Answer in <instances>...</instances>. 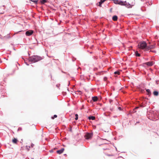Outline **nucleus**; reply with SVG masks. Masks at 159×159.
<instances>
[{
  "mask_svg": "<svg viewBox=\"0 0 159 159\" xmlns=\"http://www.w3.org/2000/svg\"><path fill=\"white\" fill-rule=\"evenodd\" d=\"M119 1L118 0H116L114 1L115 3L116 4H119Z\"/></svg>",
  "mask_w": 159,
  "mask_h": 159,
  "instance_id": "22",
  "label": "nucleus"
},
{
  "mask_svg": "<svg viewBox=\"0 0 159 159\" xmlns=\"http://www.w3.org/2000/svg\"><path fill=\"white\" fill-rule=\"evenodd\" d=\"M118 109L120 110H121V108L120 107H118Z\"/></svg>",
  "mask_w": 159,
  "mask_h": 159,
  "instance_id": "26",
  "label": "nucleus"
},
{
  "mask_svg": "<svg viewBox=\"0 0 159 159\" xmlns=\"http://www.w3.org/2000/svg\"><path fill=\"white\" fill-rule=\"evenodd\" d=\"M138 46L139 48L142 49H144L146 51V48L147 46L145 42L143 41L140 42L138 44Z\"/></svg>",
  "mask_w": 159,
  "mask_h": 159,
  "instance_id": "2",
  "label": "nucleus"
},
{
  "mask_svg": "<svg viewBox=\"0 0 159 159\" xmlns=\"http://www.w3.org/2000/svg\"><path fill=\"white\" fill-rule=\"evenodd\" d=\"M78 92H81V91H78Z\"/></svg>",
  "mask_w": 159,
  "mask_h": 159,
  "instance_id": "28",
  "label": "nucleus"
},
{
  "mask_svg": "<svg viewBox=\"0 0 159 159\" xmlns=\"http://www.w3.org/2000/svg\"><path fill=\"white\" fill-rule=\"evenodd\" d=\"M92 99L94 102H96L98 99V98L97 96L93 97H92Z\"/></svg>",
  "mask_w": 159,
  "mask_h": 159,
  "instance_id": "10",
  "label": "nucleus"
},
{
  "mask_svg": "<svg viewBox=\"0 0 159 159\" xmlns=\"http://www.w3.org/2000/svg\"><path fill=\"white\" fill-rule=\"evenodd\" d=\"M75 120H77L78 119V116L77 114H76L75 115Z\"/></svg>",
  "mask_w": 159,
  "mask_h": 159,
  "instance_id": "20",
  "label": "nucleus"
},
{
  "mask_svg": "<svg viewBox=\"0 0 159 159\" xmlns=\"http://www.w3.org/2000/svg\"><path fill=\"white\" fill-rule=\"evenodd\" d=\"M154 95L157 96L158 95V92L157 91H155L153 93Z\"/></svg>",
  "mask_w": 159,
  "mask_h": 159,
  "instance_id": "14",
  "label": "nucleus"
},
{
  "mask_svg": "<svg viewBox=\"0 0 159 159\" xmlns=\"http://www.w3.org/2000/svg\"><path fill=\"white\" fill-rule=\"evenodd\" d=\"M12 141L13 143L16 144L18 142V140L17 139L14 138L13 139Z\"/></svg>",
  "mask_w": 159,
  "mask_h": 159,
  "instance_id": "8",
  "label": "nucleus"
},
{
  "mask_svg": "<svg viewBox=\"0 0 159 159\" xmlns=\"http://www.w3.org/2000/svg\"><path fill=\"white\" fill-rule=\"evenodd\" d=\"M64 150V148H62L61 149L57 151V152L58 154L62 153Z\"/></svg>",
  "mask_w": 159,
  "mask_h": 159,
  "instance_id": "6",
  "label": "nucleus"
},
{
  "mask_svg": "<svg viewBox=\"0 0 159 159\" xmlns=\"http://www.w3.org/2000/svg\"><path fill=\"white\" fill-rule=\"evenodd\" d=\"M57 117V116L56 115H54L52 117V119H54V118H56Z\"/></svg>",
  "mask_w": 159,
  "mask_h": 159,
  "instance_id": "21",
  "label": "nucleus"
},
{
  "mask_svg": "<svg viewBox=\"0 0 159 159\" xmlns=\"http://www.w3.org/2000/svg\"><path fill=\"white\" fill-rule=\"evenodd\" d=\"M118 17L116 16H114L112 17V20L114 21H116L117 20Z\"/></svg>",
  "mask_w": 159,
  "mask_h": 159,
  "instance_id": "11",
  "label": "nucleus"
},
{
  "mask_svg": "<svg viewBox=\"0 0 159 159\" xmlns=\"http://www.w3.org/2000/svg\"><path fill=\"white\" fill-rule=\"evenodd\" d=\"M145 64L148 66H151L153 65V62L152 61H149L146 62Z\"/></svg>",
  "mask_w": 159,
  "mask_h": 159,
  "instance_id": "7",
  "label": "nucleus"
},
{
  "mask_svg": "<svg viewBox=\"0 0 159 159\" xmlns=\"http://www.w3.org/2000/svg\"><path fill=\"white\" fill-rule=\"evenodd\" d=\"M34 146V144H31V147L33 148Z\"/></svg>",
  "mask_w": 159,
  "mask_h": 159,
  "instance_id": "25",
  "label": "nucleus"
},
{
  "mask_svg": "<svg viewBox=\"0 0 159 159\" xmlns=\"http://www.w3.org/2000/svg\"><path fill=\"white\" fill-rule=\"evenodd\" d=\"M103 80H104V81H106L107 80V77H104L103 78Z\"/></svg>",
  "mask_w": 159,
  "mask_h": 159,
  "instance_id": "23",
  "label": "nucleus"
},
{
  "mask_svg": "<svg viewBox=\"0 0 159 159\" xmlns=\"http://www.w3.org/2000/svg\"><path fill=\"white\" fill-rule=\"evenodd\" d=\"M47 2V0H42L41 1V2L42 4H44V3H45Z\"/></svg>",
  "mask_w": 159,
  "mask_h": 159,
  "instance_id": "17",
  "label": "nucleus"
},
{
  "mask_svg": "<svg viewBox=\"0 0 159 159\" xmlns=\"http://www.w3.org/2000/svg\"><path fill=\"white\" fill-rule=\"evenodd\" d=\"M115 74H117L119 75L120 74V72L119 71H115L114 72Z\"/></svg>",
  "mask_w": 159,
  "mask_h": 159,
  "instance_id": "19",
  "label": "nucleus"
},
{
  "mask_svg": "<svg viewBox=\"0 0 159 159\" xmlns=\"http://www.w3.org/2000/svg\"><path fill=\"white\" fill-rule=\"evenodd\" d=\"M139 108V107H136L135 108V109H138Z\"/></svg>",
  "mask_w": 159,
  "mask_h": 159,
  "instance_id": "27",
  "label": "nucleus"
},
{
  "mask_svg": "<svg viewBox=\"0 0 159 159\" xmlns=\"http://www.w3.org/2000/svg\"><path fill=\"white\" fill-rule=\"evenodd\" d=\"M92 134L91 133H87L85 136V138L86 139H89L92 136Z\"/></svg>",
  "mask_w": 159,
  "mask_h": 159,
  "instance_id": "4",
  "label": "nucleus"
},
{
  "mask_svg": "<svg viewBox=\"0 0 159 159\" xmlns=\"http://www.w3.org/2000/svg\"><path fill=\"white\" fill-rule=\"evenodd\" d=\"M106 0H100V2H99V6L100 7H102V4L103 2H104L105 1H106Z\"/></svg>",
  "mask_w": 159,
  "mask_h": 159,
  "instance_id": "9",
  "label": "nucleus"
},
{
  "mask_svg": "<svg viewBox=\"0 0 159 159\" xmlns=\"http://www.w3.org/2000/svg\"><path fill=\"white\" fill-rule=\"evenodd\" d=\"M88 118L89 120H94L95 117L94 116H89V117Z\"/></svg>",
  "mask_w": 159,
  "mask_h": 159,
  "instance_id": "12",
  "label": "nucleus"
},
{
  "mask_svg": "<svg viewBox=\"0 0 159 159\" xmlns=\"http://www.w3.org/2000/svg\"><path fill=\"white\" fill-rule=\"evenodd\" d=\"M136 56L138 57H139L140 56V54L139 53L137 52H136L135 53Z\"/></svg>",
  "mask_w": 159,
  "mask_h": 159,
  "instance_id": "18",
  "label": "nucleus"
},
{
  "mask_svg": "<svg viewBox=\"0 0 159 159\" xmlns=\"http://www.w3.org/2000/svg\"><path fill=\"white\" fill-rule=\"evenodd\" d=\"M33 33V31L32 30H29L27 31L25 33V34L27 36H30Z\"/></svg>",
  "mask_w": 159,
  "mask_h": 159,
  "instance_id": "5",
  "label": "nucleus"
},
{
  "mask_svg": "<svg viewBox=\"0 0 159 159\" xmlns=\"http://www.w3.org/2000/svg\"><path fill=\"white\" fill-rule=\"evenodd\" d=\"M42 59V58L39 56H33L29 58V61H30L34 62L40 61Z\"/></svg>",
  "mask_w": 159,
  "mask_h": 159,
  "instance_id": "1",
  "label": "nucleus"
},
{
  "mask_svg": "<svg viewBox=\"0 0 159 159\" xmlns=\"http://www.w3.org/2000/svg\"><path fill=\"white\" fill-rule=\"evenodd\" d=\"M118 4L120 5H125V2H123L122 1H119Z\"/></svg>",
  "mask_w": 159,
  "mask_h": 159,
  "instance_id": "13",
  "label": "nucleus"
},
{
  "mask_svg": "<svg viewBox=\"0 0 159 159\" xmlns=\"http://www.w3.org/2000/svg\"><path fill=\"white\" fill-rule=\"evenodd\" d=\"M29 0L30 1H31L32 2H34L36 4L38 2V0Z\"/></svg>",
  "mask_w": 159,
  "mask_h": 159,
  "instance_id": "15",
  "label": "nucleus"
},
{
  "mask_svg": "<svg viewBox=\"0 0 159 159\" xmlns=\"http://www.w3.org/2000/svg\"><path fill=\"white\" fill-rule=\"evenodd\" d=\"M155 44L151 45H148L146 48V51H149L150 50V52H156V51L155 50H152V49L155 48Z\"/></svg>",
  "mask_w": 159,
  "mask_h": 159,
  "instance_id": "3",
  "label": "nucleus"
},
{
  "mask_svg": "<svg viewBox=\"0 0 159 159\" xmlns=\"http://www.w3.org/2000/svg\"><path fill=\"white\" fill-rule=\"evenodd\" d=\"M105 153L106 154V152H105ZM107 155H108V156H112V155L111 154H109V155H107Z\"/></svg>",
  "mask_w": 159,
  "mask_h": 159,
  "instance_id": "24",
  "label": "nucleus"
},
{
  "mask_svg": "<svg viewBox=\"0 0 159 159\" xmlns=\"http://www.w3.org/2000/svg\"><path fill=\"white\" fill-rule=\"evenodd\" d=\"M146 91L147 92L148 94L150 95L151 94V92L150 90L149 89H147L146 90Z\"/></svg>",
  "mask_w": 159,
  "mask_h": 159,
  "instance_id": "16",
  "label": "nucleus"
}]
</instances>
